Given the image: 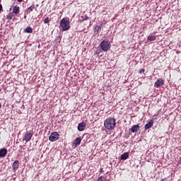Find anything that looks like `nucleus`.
Listing matches in <instances>:
<instances>
[{"label":"nucleus","mask_w":181,"mask_h":181,"mask_svg":"<svg viewBox=\"0 0 181 181\" xmlns=\"http://www.w3.org/2000/svg\"><path fill=\"white\" fill-rule=\"evenodd\" d=\"M104 127L106 129H114L115 128V119L109 117L104 122Z\"/></svg>","instance_id":"f257e3e1"},{"label":"nucleus","mask_w":181,"mask_h":181,"mask_svg":"<svg viewBox=\"0 0 181 181\" xmlns=\"http://www.w3.org/2000/svg\"><path fill=\"white\" fill-rule=\"evenodd\" d=\"M60 26L62 32L70 30V21L68 18H64L60 21Z\"/></svg>","instance_id":"f03ea898"},{"label":"nucleus","mask_w":181,"mask_h":181,"mask_svg":"<svg viewBox=\"0 0 181 181\" xmlns=\"http://www.w3.org/2000/svg\"><path fill=\"white\" fill-rule=\"evenodd\" d=\"M100 49L103 52H108L109 49H111V44L108 40H103L100 43Z\"/></svg>","instance_id":"7ed1b4c3"},{"label":"nucleus","mask_w":181,"mask_h":181,"mask_svg":"<svg viewBox=\"0 0 181 181\" xmlns=\"http://www.w3.org/2000/svg\"><path fill=\"white\" fill-rule=\"evenodd\" d=\"M60 136V134L57 133V132H52L51 135L49 137V140L50 142H56L59 139V137Z\"/></svg>","instance_id":"20e7f679"},{"label":"nucleus","mask_w":181,"mask_h":181,"mask_svg":"<svg viewBox=\"0 0 181 181\" xmlns=\"http://www.w3.org/2000/svg\"><path fill=\"white\" fill-rule=\"evenodd\" d=\"M163 84H165V80L158 79L154 83V87H156V88H160Z\"/></svg>","instance_id":"39448f33"},{"label":"nucleus","mask_w":181,"mask_h":181,"mask_svg":"<svg viewBox=\"0 0 181 181\" xmlns=\"http://www.w3.org/2000/svg\"><path fill=\"white\" fill-rule=\"evenodd\" d=\"M32 136H33V134L30 132H27L23 139V141H25V142H29V141L32 139Z\"/></svg>","instance_id":"423d86ee"},{"label":"nucleus","mask_w":181,"mask_h":181,"mask_svg":"<svg viewBox=\"0 0 181 181\" xmlns=\"http://www.w3.org/2000/svg\"><path fill=\"white\" fill-rule=\"evenodd\" d=\"M153 122H155V119H151L149 122H148L147 124H146L145 127H144V129H149L151 128H152L153 127Z\"/></svg>","instance_id":"0eeeda50"},{"label":"nucleus","mask_w":181,"mask_h":181,"mask_svg":"<svg viewBox=\"0 0 181 181\" xmlns=\"http://www.w3.org/2000/svg\"><path fill=\"white\" fill-rule=\"evenodd\" d=\"M13 167V172H16V170H18V169H19V160H16L12 165Z\"/></svg>","instance_id":"6e6552de"},{"label":"nucleus","mask_w":181,"mask_h":181,"mask_svg":"<svg viewBox=\"0 0 181 181\" xmlns=\"http://www.w3.org/2000/svg\"><path fill=\"white\" fill-rule=\"evenodd\" d=\"M86 127H87V125L86 124V122H82L79 123L78 125V131L79 132L84 131V129H86Z\"/></svg>","instance_id":"1a4fd4ad"},{"label":"nucleus","mask_w":181,"mask_h":181,"mask_svg":"<svg viewBox=\"0 0 181 181\" xmlns=\"http://www.w3.org/2000/svg\"><path fill=\"white\" fill-rule=\"evenodd\" d=\"M8 153V150L5 148L0 149V158H5Z\"/></svg>","instance_id":"9d476101"},{"label":"nucleus","mask_w":181,"mask_h":181,"mask_svg":"<svg viewBox=\"0 0 181 181\" xmlns=\"http://www.w3.org/2000/svg\"><path fill=\"white\" fill-rule=\"evenodd\" d=\"M81 144V138L78 137L74 140L73 145L74 146H78V145H80Z\"/></svg>","instance_id":"9b49d317"},{"label":"nucleus","mask_w":181,"mask_h":181,"mask_svg":"<svg viewBox=\"0 0 181 181\" xmlns=\"http://www.w3.org/2000/svg\"><path fill=\"white\" fill-rule=\"evenodd\" d=\"M21 12V8L18 6H15L13 8V13H15V15H18Z\"/></svg>","instance_id":"f8f14e48"},{"label":"nucleus","mask_w":181,"mask_h":181,"mask_svg":"<svg viewBox=\"0 0 181 181\" xmlns=\"http://www.w3.org/2000/svg\"><path fill=\"white\" fill-rule=\"evenodd\" d=\"M139 131V124L134 125L131 128V132L135 134V132H138Z\"/></svg>","instance_id":"ddd939ff"},{"label":"nucleus","mask_w":181,"mask_h":181,"mask_svg":"<svg viewBox=\"0 0 181 181\" xmlns=\"http://www.w3.org/2000/svg\"><path fill=\"white\" fill-rule=\"evenodd\" d=\"M127 158H129V152H126V153H124L121 157H120V159L122 160H127Z\"/></svg>","instance_id":"4468645a"},{"label":"nucleus","mask_w":181,"mask_h":181,"mask_svg":"<svg viewBox=\"0 0 181 181\" xmlns=\"http://www.w3.org/2000/svg\"><path fill=\"white\" fill-rule=\"evenodd\" d=\"M24 33H33V29L32 28V27H27L26 28L24 29Z\"/></svg>","instance_id":"2eb2a0df"},{"label":"nucleus","mask_w":181,"mask_h":181,"mask_svg":"<svg viewBox=\"0 0 181 181\" xmlns=\"http://www.w3.org/2000/svg\"><path fill=\"white\" fill-rule=\"evenodd\" d=\"M147 40H149V42H153V41L156 40V37L153 35H150L147 37Z\"/></svg>","instance_id":"dca6fc26"},{"label":"nucleus","mask_w":181,"mask_h":181,"mask_svg":"<svg viewBox=\"0 0 181 181\" xmlns=\"http://www.w3.org/2000/svg\"><path fill=\"white\" fill-rule=\"evenodd\" d=\"M103 28V24H101L100 25H96L95 27V32H96L98 35V33H100V30H101V28Z\"/></svg>","instance_id":"f3484780"},{"label":"nucleus","mask_w":181,"mask_h":181,"mask_svg":"<svg viewBox=\"0 0 181 181\" xmlns=\"http://www.w3.org/2000/svg\"><path fill=\"white\" fill-rule=\"evenodd\" d=\"M12 18H13V15L12 14V13H9L7 15V19H8V21H12Z\"/></svg>","instance_id":"a211bd4d"},{"label":"nucleus","mask_w":181,"mask_h":181,"mask_svg":"<svg viewBox=\"0 0 181 181\" xmlns=\"http://www.w3.org/2000/svg\"><path fill=\"white\" fill-rule=\"evenodd\" d=\"M33 9H35V4H33L32 6L28 8V10L30 11V12H33Z\"/></svg>","instance_id":"6ab92c4d"},{"label":"nucleus","mask_w":181,"mask_h":181,"mask_svg":"<svg viewBox=\"0 0 181 181\" xmlns=\"http://www.w3.org/2000/svg\"><path fill=\"white\" fill-rule=\"evenodd\" d=\"M107 179L104 176H100L98 178L97 181H105Z\"/></svg>","instance_id":"aec40b11"},{"label":"nucleus","mask_w":181,"mask_h":181,"mask_svg":"<svg viewBox=\"0 0 181 181\" xmlns=\"http://www.w3.org/2000/svg\"><path fill=\"white\" fill-rule=\"evenodd\" d=\"M49 22H50V20H49V18L47 17L46 18H45L44 20V23H49Z\"/></svg>","instance_id":"412c9836"},{"label":"nucleus","mask_w":181,"mask_h":181,"mask_svg":"<svg viewBox=\"0 0 181 181\" xmlns=\"http://www.w3.org/2000/svg\"><path fill=\"white\" fill-rule=\"evenodd\" d=\"M142 73H145V69H142L139 71V74H142Z\"/></svg>","instance_id":"4be33fe9"},{"label":"nucleus","mask_w":181,"mask_h":181,"mask_svg":"<svg viewBox=\"0 0 181 181\" xmlns=\"http://www.w3.org/2000/svg\"><path fill=\"white\" fill-rule=\"evenodd\" d=\"M100 173H104V170L103 168H100Z\"/></svg>","instance_id":"5701e85b"},{"label":"nucleus","mask_w":181,"mask_h":181,"mask_svg":"<svg viewBox=\"0 0 181 181\" xmlns=\"http://www.w3.org/2000/svg\"><path fill=\"white\" fill-rule=\"evenodd\" d=\"M160 181H168V178H163Z\"/></svg>","instance_id":"b1692460"},{"label":"nucleus","mask_w":181,"mask_h":181,"mask_svg":"<svg viewBox=\"0 0 181 181\" xmlns=\"http://www.w3.org/2000/svg\"><path fill=\"white\" fill-rule=\"evenodd\" d=\"M2 8H3L2 4H0V12H1V11H2Z\"/></svg>","instance_id":"393cba45"},{"label":"nucleus","mask_w":181,"mask_h":181,"mask_svg":"<svg viewBox=\"0 0 181 181\" xmlns=\"http://www.w3.org/2000/svg\"><path fill=\"white\" fill-rule=\"evenodd\" d=\"M18 2H23V0H17Z\"/></svg>","instance_id":"a878e982"},{"label":"nucleus","mask_w":181,"mask_h":181,"mask_svg":"<svg viewBox=\"0 0 181 181\" xmlns=\"http://www.w3.org/2000/svg\"><path fill=\"white\" fill-rule=\"evenodd\" d=\"M2 107V105H1V103H0V108H1Z\"/></svg>","instance_id":"bb28decb"}]
</instances>
